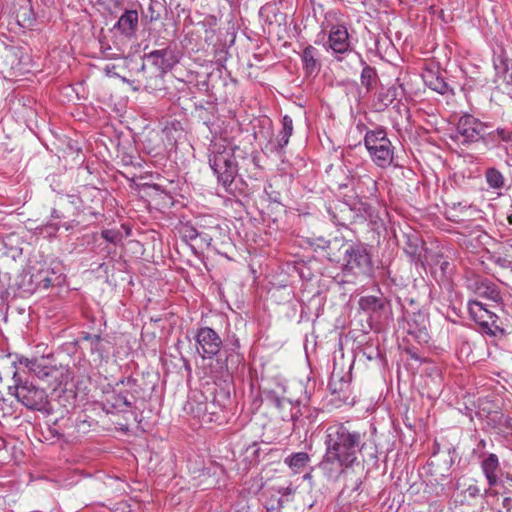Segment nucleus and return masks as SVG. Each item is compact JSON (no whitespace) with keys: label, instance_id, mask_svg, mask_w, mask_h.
<instances>
[{"label":"nucleus","instance_id":"f257e3e1","mask_svg":"<svg viewBox=\"0 0 512 512\" xmlns=\"http://www.w3.org/2000/svg\"><path fill=\"white\" fill-rule=\"evenodd\" d=\"M365 433H361L345 423H336L326 429L325 454L319 467L329 477L339 476L346 469L358 463L362 452Z\"/></svg>","mask_w":512,"mask_h":512},{"label":"nucleus","instance_id":"f03ea898","mask_svg":"<svg viewBox=\"0 0 512 512\" xmlns=\"http://www.w3.org/2000/svg\"><path fill=\"white\" fill-rule=\"evenodd\" d=\"M321 246L327 251L331 262L341 264L346 275L355 277L368 276L372 270V259L365 245L335 238L324 241Z\"/></svg>","mask_w":512,"mask_h":512},{"label":"nucleus","instance_id":"7ed1b4c3","mask_svg":"<svg viewBox=\"0 0 512 512\" xmlns=\"http://www.w3.org/2000/svg\"><path fill=\"white\" fill-rule=\"evenodd\" d=\"M176 63H178V57L174 50L169 47L145 54L144 62L138 72L137 85L133 86V89L138 91L143 88L148 92L161 89L163 75L171 70ZM123 80L130 85L135 83L134 80L129 81L125 78Z\"/></svg>","mask_w":512,"mask_h":512},{"label":"nucleus","instance_id":"20e7f679","mask_svg":"<svg viewBox=\"0 0 512 512\" xmlns=\"http://www.w3.org/2000/svg\"><path fill=\"white\" fill-rule=\"evenodd\" d=\"M234 147L225 141L214 142L209 148V165L218 181L228 189L237 175L238 166L234 157Z\"/></svg>","mask_w":512,"mask_h":512},{"label":"nucleus","instance_id":"39448f33","mask_svg":"<svg viewBox=\"0 0 512 512\" xmlns=\"http://www.w3.org/2000/svg\"><path fill=\"white\" fill-rule=\"evenodd\" d=\"M364 144L372 161L378 167L385 168L392 164L394 147L384 128L368 130L364 137Z\"/></svg>","mask_w":512,"mask_h":512},{"label":"nucleus","instance_id":"423d86ee","mask_svg":"<svg viewBox=\"0 0 512 512\" xmlns=\"http://www.w3.org/2000/svg\"><path fill=\"white\" fill-rule=\"evenodd\" d=\"M14 385L9 386V394L30 410L42 411L48 405V395L42 388L29 381H22L17 372L13 374Z\"/></svg>","mask_w":512,"mask_h":512},{"label":"nucleus","instance_id":"0eeeda50","mask_svg":"<svg viewBox=\"0 0 512 512\" xmlns=\"http://www.w3.org/2000/svg\"><path fill=\"white\" fill-rule=\"evenodd\" d=\"M81 199L76 195H59L51 211L52 220H67L62 223L66 231L73 230L79 225L77 220L81 213Z\"/></svg>","mask_w":512,"mask_h":512},{"label":"nucleus","instance_id":"6e6552de","mask_svg":"<svg viewBox=\"0 0 512 512\" xmlns=\"http://www.w3.org/2000/svg\"><path fill=\"white\" fill-rule=\"evenodd\" d=\"M468 311L471 319L481 328L483 333L490 336H503L505 329L500 325L499 317L488 310L484 304L479 301L471 300L468 303Z\"/></svg>","mask_w":512,"mask_h":512},{"label":"nucleus","instance_id":"1a4fd4ad","mask_svg":"<svg viewBox=\"0 0 512 512\" xmlns=\"http://www.w3.org/2000/svg\"><path fill=\"white\" fill-rule=\"evenodd\" d=\"M487 125L470 114L458 120L455 135L452 137L462 145H469L483 139L487 134Z\"/></svg>","mask_w":512,"mask_h":512},{"label":"nucleus","instance_id":"9d476101","mask_svg":"<svg viewBox=\"0 0 512 512\" xmlns=\"http://www.w3.org/2000/svg\"><path fill=\"white\" fill-rule=\"evenodd\" d=\"M198 352L203 359H212L217 356L223 346L218 333L210 327H201L195 334Z\"/></svg>","mask_w":512,"mask_h":512},{"label":"nucleus","instance_id":"9b49d317","mask_svg":"<svg viewBox=\"0 0 512 512\" xmlns=\"http://www.w3.org/2000/svg\"><path fill=\"white\" fill-rule=\"evenodd\" d=\"M328 46L334 53L338 54H344L352 50L346 26L342 24L332 25L328 36Z\"/></svg>","mask_w":512,"mask_h":512},{"label":"nucleus","instance_id":"f8f14e48","mask_svg":"<svg viewBox=\"0 0 512 512\" xmlns=\"http://www.w3.org/2000/svg\"><path fill=\"white\" fill-rule=\"evenodd\" d=\"M240 341L236 335H232L223 349L225 355L224 368L230 374L234 373L243 361V356L239 353Z\"/></svg>","mask_w":512,"mask_h":512},{"label":"nucleus","instance_id":"ddd939ff","mask_svg":"<svg viewBox=\"0 0 512 512\" xmlns=\"http://www.w3.org/2000/svg\"><path fill=\"white\" fill-rule=\"evenodd\" d=\"M31 284L36 290H46L50 287L60 285L62 283L61 274L57 273L53 268H41L30 277Z\"/></svg>","mask_w":512,"mask_h":512},{"label":"nucleus","instance_id":"4468645a","mask_svg":"<svg viewBox=\"0 0 512 512\" xmlns=\"http://www.w3.org/2000/svg\"><path fill=\"white\" fill-rule=\"evenodd\" d=\"M119 385L127 387V390L119 391V393L114 397V402L112 403V406L120 410H122V407L131 408L136 399L134 393L138 392L137 379L133 377H127L125 379H122L119 383H117V386Z\"/></svg>","mask_w":512,"mask_h":512},{"label":"nucleus","instance_id":"2eb2a0df","mask_svg":"<svg viewBox=\"0 0 512 512\" xmlns=\"http://www.w3.org/2000/svg\"><path fill=\"white\" fill-rule=\"evenodd\" d=\"M468 287L480 297L495 303L502 302V295L498 286L488 279L476 278L469 282Z\"/></svg>","mask_w":512,"mask_h":512},{"label":"nucleus","instance_id":"dca6fc26","mask_svg":"<svg viewBox=\"0 0 512 512\" xmlns=\"http://www.w3.org/2000/svg\"><path fill=\"white\" fill-rule=\"evenodd\" d=\"M139 15L137 10L129 9L125 10L119 17L118 21L114 25V29H117L121 35L132 38L135 36L138 30Z\"/></svg>","mask_w":512,"mask_h":512},{"label":"nucleus","instance_id":"f3484780","mask_svg":"<svg viewBox=\"0 0 512 512\" xmlns=\"http://www.w3.org/2000/svg\"><path fill=\"white\" fill-rule=\"evenodd\" d=\"M403 92L402 85H392L388 88L382 87L376 94L373 106L377 111H384L395 100H397Z\"/></svg>","mask_w":512,"mask_h":512},{"label":"nucleus","instance_id":"a211bd4d","mask_svg":"<svg viewBox=\"0 0 512 512\" xmlns=\"http://www.w3.org/2000/svg\"><path fill=\"white\" fill-rule=\"evenodd\" d=\"M25 367L39 379L47 380L49 378H56L55 374L58 372L55 366L49 364L48 359L42 357L40 359H25Z\"/></svg>","mask_w":512,"mask_h":512},{"label":"nucleus","instance_id":"6ab92c4d","mask_svg":"<svg viewBox=\"0 0 512 512\" xmlns=\"http://www.w3.org/2000/svg\"><path fill=\"white\" fill-rule=\"evenodd\" d=\"M481 469L489 487L495 486L498 483V475L501 472L497 455L494 453L488 454L481 462Z\"/></svg>","mask_w":512,"mask_h":512},{"label":"nucleus","instance_id":"aec40b11","mask_svg":"<svg viewBox=\"0 0 512 512\" xmlns=\"http://www.w3.org/2000/svg\"><path fill=\"white\" fill-rule=\"evenodd\" d=\"M418 318H420V322L417 319H411L407 321V333L417 343L427 344L430 340V335L425 324L426 319L421 315H418Z\"/></svg>","mask_w":512,"mask_h":512},{"label":"nucleus","instance_id":"412c9836","mask_svg":"<svg viewBox=\"0 0 512 512\" xmlns=\"http://www.w3.org/2000/svg\"><path fill=\"white\" fill-rule=\"evenodd\" d=\"M303 68L307 75H316L320 71L319 51L312 45H308L302 53Z\"/></svg>","mask_w":512,"mask_h":512},{"label":"nucleus","instance_id":"4be33fe9","mask_svg":"<svg viewBox=\"0 0 512 512\" xmlns=\"http://www.w3.org/2000/svg\"><path fill=\"white\" fill-rule=\"evenodd\" d=\"M359 306L364 312L369 313L372 317L375 316L379 318L381 316V312L386 306V301L385 299L376 296H364L360 298Z\"/></svg>","mask_w":512,"mask_h":512},{"label":"nucleus","instance_id":"5701e85b","mask_svg":"<svg viewBox=\"0 0 512 512\" xmlns=\"http://www.w3.org/2000/svg\"><path fill=\"white\" fill-rule=\"evenodd\" d=\"M310 461V456L306 452H297L287 456L284 463L288 465L295 473H299Z\"/></svg>","mask_w":512,"mask_h":512},{"label":"nucleus","instance_id":"b1692460","mask_svg":"<svg viewBox=\"0 0 512 512\" xmlns=\"http://www.w3.org/2000/svg\"><path fill=\"white\" fill-rule=\"evenodd\" d=\"M293 133V121L288 115H285L282 119V130L278 136V148L283 149L289 143V139Z\"/></svg>","mask_w":512,"mask_h":512},{"label":"nucleus","instance_id":"393cba45","mask_svg":"<svg viewBox=\"0 0 512 512\" xmlns=\"http://www.w3.org/2000/svg\"><path fill=\"white\" fill-rule=\"evenodd\" d=\"M485 179L488 186L492 189L500 190L505 186V178L503 174L494 167H490L486 170Z\"/></svg>","mask_w":512,"mask_h":512},{"label":"nucleus","instance_id":"a878e982","mask_svg":"<svg viewBox=\"0 0 512 512\" xmlns=\"http://www.w3.org/2000/svg\"><path fill=\"white\" fill-rule=\"evenodd\" d=\"M360 80L362 86H364L368 91H371L376 86L378 81V74L376 69L369 65H365L362 69Z\"/></svg>","mask_w":512,"mask_h":512},{"label":"nucleus","instance_id":"bb28decb","mask_svg":"<svg viewBox=\"0 0 512 512\" xmlns=\"http://www.w3.org/2000/svg\"><path fill=\"white\" fill-rule=\"evenodd\" d=\"M18 24L23 28H30L33 26L35 16L32 9L28 6H22L19 8L16 14Z\"/></svg>","mask_w":512,"mask_h":512},{"label":"nucleus","instance_id":"cd10ccee","mask_svg":"<svg viewBox=\"0 0 512 512\" xmlns=\"http://www.w3.org/2000/svg\"><path fill=\"white\" fill-rule=\"evenodd\" d=\"M429 88L432 90L444 94L448 90V84L445 82V80L437 75H429L428 78L425 80Z\"/></svg>","mask_w":512,"mask_h":512},{"label":"nucleus","instance_id":"c85d7f7f","mask_svg":"<svg viewBox=\"0 0 512 512\" xmlns=\"http://www.w3.org/2000/svg\"><path fill=\"white\" fill-rule=\"evenodd\" d=\"M486 136H488L492 142L500 140L506 143H512V131L506 128H497L495 131L487 132Z\"/></svg>","mask_w":512,"mask_h":512},{"label":"nucleus","instance_id":"c756f323","mask_svg":"<svg viewBox=\"0 0 512 512\" xmlns=\"http://www.w3.org/2000/svg\"><path fill=\"white\" fill-rule=\"evenodd\" d=\"M87 347L90 349L92 354L97 355L98 359H102L104 354L107 352L103 345V339L97 334H95V339L91 341Z\"/></svg>","mask_w":512,"mask_h":512},{"label":"nucleus","instance_id":"7c9ffc66","mask_svg":"<svg viewBox=\"0 0 512 512\" xmlns=\"http://www.w3.org/2000/svg\"><path fill=\"white\" fill-rule=\"evenodd\" d=\"M328 385L332 393H337L342 391L344 387H348V381H344L343 378L339 376V374L332 372Z\"/></svg>","mask_w":512,"mask_h":512},{"label":"nucleus","instance_id":"2f4dec72","mask_svg":"<svg viewBox=\"0 0 512 512\" xmlns=\"http://www.w3.org/2000/svg\"><path fill=\"white\" fill-rule=\"evenodd\" d=\"M102 237L110 243L118 244L122 241L123 235L121 231L116 229H105L101 232Z\"/></svg>","mask_w":512,"mask_h":512},{"label":"nucleus","instance_id":"473e14b6","mask_svg":"<svg viewBox=\"0 0 512 512\" xmlns=\"http://www.w3.org/2000/svg\"><path fill=\"white\" fill-rule=\"evenodd\" d=\"M180 233L186 240H195L198 237H201V234L197 229L189 224H184L180 229Z\"/></svg>","mask_w":512,"mask_h":512},{"label":"nucleus","instance_id":"72a5a7b5","mask_svg":"<svg viewBox=\"0 0 512 512\" xmlns=\"http://www.w3.org/2000/svg\"><path fill=\"white\" fill-rule=\"evenodd\" d=\"M60 227H62V224L60 225L59 223L50 221V222L46 223L45 225L41 226L39 228V230H40L41 234L51 237L57 233V231L60 229Z\"/></svg>","mask_w":512,"mask_h":512},{"label":"nucleus","instance_id":"f704fd0d","mask_svg":"<svg viewBox=\"0 0 512 512\" xmlns=\"http://www.w3.org/2000/svg\"><path fill=\"white\" fill-rule=\"evenodd\" d=\"M102 49H103L102 52H103L104 56L106 58H110V59H119V58L123 57V54H124L120 48H117L115 51H113L112 48L109 46L107 48H104L102 46Z\"/></svg>","mask_w":512,"mask_h":512},{"label":"nucleus","instance_id":"c9c22d12","mask_svg":"<svg viewBox=\"0 0 512 512\" xmlns=\"http://www.w3.org/2000/svg\"><path fill=\"white\" fill-rule=\"evenodd\" d=\"M274 404L279 410L293 409V403L286 398L275 397Z\"/></svg>","mask_w":512,"mask_h":512},{"label":"nucleus","instance_id":"e433bc0d","mask_svg":"<svg viewBox=\"0 0 512 512\" xmlns=\"http://www.w3.org/2000/svg\"><path fill=\"white\" fill-rule=\"evenodd\" d=\"M490 260L494 264H496L499 267L504 268V269H507V268H509L511 266V262L506 257L492 255L490 257Z\"/></svg>","mask_w":512,"mask_h":512},{"label":"nucleus","instance_id":"4c0bfd02","mask_svg":"<svg viewBox=\"0 0 512 512\" xmlns=\"http://www.w3.org/2000/svg\"><path fill=\"white\" fill-rule=\"evenodd\" d=\"M465 494L470 498H477L482 495L481 489L476 484L469 485L465 490Z\"/></svg>","mask_w":512,"mask_h":512},{"label":"nucleus","instance_id":"58836bf2","mask_svg":"<svg viewBox=\"0 0 512 512\" xmlns=\"http://www.w3.org/2000/svg\"><path fill=\"white\" fill-rule=\"evenodd\" d=\"M360 179L363 180V183L368 185V193L373 195L376 192V181L368 175H364Z\"/></svg>","mask_w":512,"mask_h":512},{"label":"nucleus","instance_id":"ea45409f","mask_svg":"<svg viewBox=\"0 0 512 512\" xmlns=\"http://www.w3.org/2000/svg\"><path fill=\"white\" fill-rule=\"evenodd\" d=\"M276 491L281 496H289V495H292L295 490H294V488L290 484L288 486H278L276 488Z\"/></svg>","mask_w":512,"mask_h":512},{"label":"nucleus","instance_id":"a19ab883","mask_svg":"<svg viewBox=\"0 0 512 512\" xmlns=\"http://www.w3.org/2000/svg\"><path fill=\"white\" fill-rule=\"evenodd\" d=\"M95 339V334L90 333H82L81 341L86 343L87 346L90 344L91 341Z\"/></svg>","mask_w":512,"mask_h":512},{"label":"nucleus","instance_id":"79ce46f5","mask_svg":"<svg viewBox=\"0 0 512 512\" xmlns=\"http://www.w3.org/2000/svg\"><path fill=\"white\" fill-rule=\"evenodd\" d=\"M502 505L508 512H510L512 510V497H505L502 501Z\"/></svg>","mask_w":512,"mask_h":512},{"label":"nucleus","instance_id":"37998d69","mask_svg":"<svg viewBox=\"0 0 512 512\" xmlns=\"http://www.w3.org/2000/svg\"><path fill=\"white\" fill-rule=\"evenodd\" d=\"M114 69H115V65H112V64H107L103 68L105 74L108 75V76L116 75V73L113 72Z\"/></svg>","mask_w":512,"mask_h":512},{"label":"nucleus","instance_id":"c03bdc74","mask_svg":"<svg viewBox=\"0 0 512 512\" xmlns=\"http://www.w3.org/2000/svg\"><path fill=\"white\" fill-rule=\"evenodd\" d=\"M149 12H150V15H149V18H150V21H155L159 18V14H155L154 12V9L152 7V5L149 6Z\"/></svg>","mask_w":512,"mask_h":512},{"label":"nucleus","instance_id":"a18cd8bd","mask_svg":"<svg viewBox=\"0 0 512 512\" xmlns=\"http://www.w3.org/2000/svg\"><path fill=\"white\" fill-rule=\"evenodd\" d=\"M282 418H283V420L294 421L297 418V414L291 412L290 415H283Z\"/></svg>","mask_w":512,"mask_h":512},{"label":"nucleus","instance_id":"49530a36","mask_svg":"<svg viewBox=\"0 0 512 512\" xmlns=\"http://www.w3.org/2000/svg\"><path fill=\"white\" fill-rule=\"evenodd\" d=\"M230 5H237L241 2V0H226Z\"/></svg>","mask_w":512,"mask_h":512},{"label":"nucleus","instance_id":"de8ad7c7","mask_svg":"<svg viewBox=\"0 0 512 512\" xmlns=\"http://www.w3.org/2000/svg\"><path fill=\"white\" fill-rule=\"evenodd\" d=\"M337 184H338V187H339V188H344V187H347V186H348V183H346V182H339V183H337Z\"/></svg>","mask_w":512,"mask_h":512},{"label":"nucleus","instance_id":"09e8293b","mask_svg":"<svg viewBox=\"0 0 512 512\" xmlns=\"http://www.w3.org/2000/svg\"><path fill=\"white\" fill-rule=\"evenodd\" d=\"M360 485H361V481L357 482L356 486L354 487V490H358Z\"/></svg>","mask_w":512,"mask_h":512},{"label":"nucleus","instance_id":"8fccbe9b","mask_svg":"<svg viewBox=\"0 0 512 512\" xmlns=\"http://www.w3.org/2000/svg\"><path fill=\"white\" fill-rule=\"evenodd\" d=\"M310 477H311V476H310V474H305V475H304V479H308V478H310Z\"/></svg>","mask_w":512,"mask_h":512},{"label":"nucleus","instance_id":"3c124183","mask_svg":"<svg viewBox=\"0 0 512 512\" xmlns=\"http://www.w3.org/2000/svg\"><path fill=\"white\" fill-rule=\"evenodd\" d=\"M416 248H414L412 251H410V254H415Z\"/></svg>","mask_w":512,"mask_h":512},{"label":"nucleus","instance_id":"603ef678","mask_svg":"<svg viewBox=\"0 0 512 512\" xmlns=\"http://www.w3.org/2000/svg\"><path fill=\"white\" fill-rule=\"evenodd\" d=\"M480 443H481L482 446H485L484 440H482Z\"/></svg>","mask_w":512,"mask_h":512}]
</instances>
